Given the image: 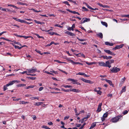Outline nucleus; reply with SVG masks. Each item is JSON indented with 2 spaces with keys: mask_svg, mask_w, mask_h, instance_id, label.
<instances>
[{
  "mask_svg": "<svg viewBox=\"0 0 129 129\" xmlns=\"http://www.w3.org/2000/svg\"><path fill=\"white\" fill-rule=\"evenodd\" d=\"M128 111H127L126 110H125L123 112V115H125L127 114V113L128 112Z\"/></svg>",
  "mask_w": 129,
  "mask_h": 129,
  "instance_id": "6e6d98bb",
  "label": "nucleus"
},
{
  "mask_svg": "<svg viewBox=\"0 0 129 129\" xmlns=\"http://www.w3.org/2000/svg\"><path fill=\"white\" fill-rule=\"evenodd\" d=\"M72 64L73 65H75V64H81V65L82 64L80 63L79 62H74V61H73Z\"/></svg>",
  "mask_w": 129,
  "mask_h": 129,
  "instance_id": "e433bc0d",
  "label": "nucleus"
},
{
  "mask_svg": "<svg viewBox=\"0 0 129 129\" xmlns=\"http://www.w3.org/2000/svg\"><path fill=\"white\" fill-rule=\"evenodd\" d=\"M86 6H87V8L90 9L92 10H96V8L93 9L89 5H88V4H86Z\"/></svg>",
  "mask_w": 129,
  "mask_h": 129,
  "instance_id": "5701e85b",
  "label": "nucleus"
},
{
  "mask_svg": "<svg viewBox=\"0 0 129 129\" xmlns=\"http://www.w3.org/2000/svg\"><path fill=\"white\" fill-rule=\"evenodd\" d=\"M66 59L68 61H70L72 64L74 61L69 58H66Z\"/></svg>",
  "mask_w": 129,
  "mask_h": 129,
  "instance_id": "4c0bfd02",
  "label": "nucleus"
},
{
  "mask_svg": "<svg viewBox=\"0 0 129 129\" xmlns=\"http://www.w3.org/2000/svg\"><path fill=\"white\" fill-rule=\"evenodd\" d=\"M105 44L106 45H109L110 46H112L113 45V43H111L108 42H105Z\"/></svg>",
  "mask_w": 129,
  "mask_h": 129,
  "instance_id": "2eb2a0df",
  "label": "nucleus"
},
{
  "mask_svg": "<svg viewBox=\"0 0 129 129\" xmlns=\"http://www.w3.org/2000/svg\"><path fill=\"white\" fill-rule=\"evenodd\" d=\"M111 72L112 73H116L120 70V68L117 67H114L111 69H110Z\"/></svg>",
  "mask_w": 129,
  "mask_h": 129,
  "instance_id": "f03ea898",
  "label": "nucleus"
},
{
  "mask_svg": "<svg viewBox=\"0 0 129 129\" xmlns=\"http://www.w3.org/2000/svg\"><path fill=\"white\" fill-rule=\"evenodd\" d=\"M96 36L100 38L101 39L102 38H103V34H102V33H98V34H96Z\"/></svg>",
  "mask_w": 129,
  "mask_h": 129,
  "instance_id": "4468645a",
  "label": "nucleus"
},
{
  "mask_svg": "<svg viewBox=\"0 0 129 129\" xmlns=\"http://www.w3.org/2000/svg\"><path fill=\"white\" fill-rule=\"evenodd\" d=\"M84 73H82L79 72L78 73L76 74V75H83L84 76Z\"/></svg>",
  "mask_w": 129,
  "mask_h": 129,
  "instance_id": "49530a36",
  "label": "nucleus"
},
{
  "mask_svg": "<svg viewBox=\"0 0 129 129\" xmlns=\"http://www.w3.org/2000/svg\"><path fill=\"white\" fill-rule=\"evenodd\" d=\"M43 72L46 73H47L48 74H50L52 75H54V74H53L52 73H50L46 71H44Z\"/></svg>",
  "mask_w": 129,
  "mask_h": 129,
  "instance_id": "bb28decb",
  "label": "nucleus"
},
{
  "mask_svg": "<svg viewBox=\"0 0 129 129\" xmlns=\"http://www.w3.org/2000/svg\"><path fill=\"white\" fill-rule=\"evenodd\" d=\"M28 102H25L24 101H20L19 102V104H25L27 103H28Z\"/></svg>",
  "mask_w": 129,
  "mask_h": 129,
  "instance_id": "4be33fe9",
  "label": "nucleus"
},
{
  "mask_svg": "<svg viewBox=\"0 0 129 129\" xmlns=\"http://www.w3.org/2000/svg\"><path fill=\"white\" fill-rule=\"evenodd\" d=\"M76 56L77 57H82L85 58V56L84 54L83 53H79L78 54H76Z\"/></svg>",
  "mask_w": 129,
  "mask_h": 129,
  "instance_id": "f8f14e48",
  "label": "nucleus"
},
{
  "mask_svg": "<svg viewBox=\"0 0 129 129\" xmlns=\"http://www.w3.org/2000/svg\"><path fill=\"white\" fill-rule=\"evenodd\" d=\"M54 42H51L49 44H48L46 45V46H50L52 44H54Z\"/></svg>",
  "mask_w": 129,
  "mask_h": 129,
  "instance_id": "de8ad7c7",
  "label": "nucleus"
},
{
  "mask_svg": "<svg viewBox=\"0 0 129 129\" xmlns=\"http://www.w3.org/2000/svg\"><path fill=\"white\" fill-rule=\"evenodd\" d=\"M104 51L106 53L109 54L113 55H115V54L114 53L111 52L109 50L104 49Z\"/></svg>",
  "mask_w": 129,
  "mask_h": 129,
  "instance_id": "0eeeda50",
  "label": "nucleus"
},
{
  "mask_svg": "<svg viewBox=\"0 0 129 129\" xmlns=\"http://www.w3.org/2000/svg\"><path fill=\"white\" fill-rule=\"evenodd\" d=\"M8 86H7V84L6 85L4 86V87H3L4 91H5L7 89H8L7 87Z\"/></svg>",
  "mask_w": 129,
  "mask_h": 129,
  "instance_id": "473e14b6",
  "label": "nucleus"
},
{
  "mask_svg": "<svg viewBox=\"0 0 129 129\" xmlns=\"http://www.w3.org/2000/svg\"><path fill=\"white\" fill-rule=\"evenodd\" d=\"M77 80H75V79H72L70 78H69L68 79V81H72L73 82L72 83L73 84H76V82Z\"/></svg>",
  "mask_w": 129,
  "mask_h": 129,
  "instance_id": "1a4fd4ad",
  "label": "nucleus"
},
{
  "mask_svg": "<svg viewBox=\"0 0 129 129\" xmlns=\"http://www.w3.org/2000/svg\"><path fill=\"white\" fill-rule=\"evenodd\" d=\"M26 86V85L25 84H20L17 85V86L19 87L25 86Z\"/></svg>",
  "mask_w": 129,
  "mask_h": 129,
  "instance_id": "ea45409f",
  "label": "nucleus"
},
{
  "mask_svg": "<svg viewBox=\"0 0 129 129\" xmlns=\"http://www.w3.org/2000/svg\"><path fill=\"white\" fill-rule=\"evenodd\" d=\"M82 10L83 11H88V9L86 8L85 7H82Z\"/></svg>",
  "mask_w": 129,
  "mask_h": 129,
  "instance_id": "7c9ffc66",
  "label": "nucleus"
},
{
  "mask_svg": "<svg viewBox=\"0 0 129 129\" xmlns=\"http://www.w3.org/2000/svg\"><path fill=\"white\" fill-rule=\"evenodd\" d=\"M1 39H4V40H6L7 41H11L10 40H9L8 39H6L5 38H4V37H2L1 38Z\"/></svg>",
  "mask_w": 129,
  "mask_h": 129,
  "instance_id": "5fc2aeb1",
  "label": "nucleus"
},
{
  "mask_svg": "<svg viewBox=\"0 0 129 129\" xmlns=\"http://www.w3.org/2000/svg\"><path fill=\"white\" fill-rule=\"evenodd\" d=\"M28 79H31L32 80H34L36 78V77H28Z\"/></svg>",
  "mask_w": 129,
  "mask_h": 129,
  "instance_id": "3c124183",
  "label": "nucleus"
},
{
  "mask_svg": "<svg viewBox=\"0 0 129 129\" xmlns=\"http://www.w3.org/2000/svg\"><path fill=\"white\" fill-rule=\"evenodd\" d=\"M85 118H84L83 119H82L81 120H80L79 121V122H81V123H83L84 121V120H85Z\"/></svg>",
  "mask_w": 129,
  "mask_h": 129,
  "instance_id": "09e8293b",
  "label": "nucleus"
},
{
  "mask_svg": "<svg viewBox=\"0 0 129 129\" xmlns=\"http://www.w3.org/2000/svg\"><path fill=\"white\" fill-rule=\"evenodd\" d=\"M125 79H126V78L125 77H124L121 80V81L120 82V84H123L124 83Z\"/></svg>",
  "mask_w": 129,
  "mask_h": 129,
  "instance_id": "f704fd0d",
  "label": "nucleus"
},
{
  "mask_svg": "<svg viewBox=\"0 0 129 129\" xmlns=\"http://www.w3.org/2000/svg\"><path fill=\"white\" fill-rule=\"evenodd\" d=\"M17 4L19 5H25L26 6H27L28 5L25 3H23L21 2H17Z\"/></svg>",
  "mask_w": 129,
  "mask_h": 129,
  "instance_id": "aec40b11",
  "label": "nucleus"
},
{
  "mask_svg": "<svg viewBox=\"0 0 129 129\" xmlns=\"http://www.w3.org/2000/svg\"><path fill=\"white\" fill-rule=\"evenodd\" d=\"M14 43L15 44H16L20 46H21V45L20 44V43L18 42H15Z\"/></svg>",
  "mask_w": 129,
  "mask_h": 129,
  "instance_id": "e2e57ef3",
  "label": "nucleus"
},
{
  "mask_svg": "<svg viewBox=\"0 0 129 129\" xmlns=\"http://www.w3.org/2000/svg\"><path fill=\"white\" fill-rule=\"evenodd\" d=\"M14 35L16 36L17 37H23V36H21V35H18L16 34H14Z\"/></svg>",
  "mask_w": 129,
  "mask_h": 129,
  "instance_id": "8fccbe9b",
  "label": "nucleus"
},
{
  "mask_svg": "<svg viewBox=\"0 0 129 129\" xmlns=\"http://www.w3.org/2000/svg\"><path fill=\"white\" fill-rule=\"evenodd\" d=\"M43 103L42 102H40L38 103H36L35 104V105L37 106H39L41 104H43Z\"/></svg>",
  "mask_w": 129,
  "mask_h": 129,
  "instance_id": "72a5a7b5",
  "label": "nucleus"
},
{
  "mask_svg": "<svg viewBox=\"0 0 129 129\" xmlns=\"http://www.w3.org/2000/svg\"><path fill=\"white\" fill-rule=\"evenodd\" d=\"M70 91H72L75 92H79L80 91L78 89L74 88H72L70 89Z\"/></svg>",
  "mask_w": 129,
  "mask_h": 129,
  "instance_id": "9d476101",
  "label": "nucleus"
},
{
  "mask_svg": "<svg viewBox=\"0 0 129 129\" xmlns=\"http://www.w3.org/2000/svg\"><path fill=\"white\" fill-rule=\"evenodd\" d=\"M68 35H69L70 36H74V37L75 36H76V35L75 34H73V33H72L71 32H70Z\"/></svg>",
  "mask_w": 129,
  "mask_h": 129,
  "instance_id": "2f4dec72",
  "label": "nucleus"
},
{
  "mask_svg": "<svg viewBox=\"0 0 129 129\" xmlns=\"http://www.w3.org/2000/svg\"><path fill=\"white\" fill-rule=\"evenodd\" d=\"M35 86H34V85H29L27 87H25V88L26 89H28L30 88H33Z\"/></svg>",
  "mask_w": 129,
  "mask_h": 129,
  "instance_id": "412c9836",
  "label": "nucleus"
},
{
  "mask_svg": "<svg viewBox=\"0 0 129 129\" xmlns=\"http://www.w3.org/2000/svg\"><path fill=\"white\" fill-rule=\"evenodd\" d=\"M77 39L79 41L81 42H83L86 40L85 39H80L79 38L77 37Z\"/></svg>",
  "mask_w": 129,
  "mask_h": 129,
  "instance_id": "c03bdc74",
  "label": "nucleus"
},
{
  "mask_svg": "<svg viewBox=\"0 0 129 129\" xmlns=\"http://www.w3.org/2000/svg\"><path fill=\"white\" fill-rule=\"evenodd\" d=\"M34 21L35 22L37 23L38 24H42V22L37 21V20H34Z\"/></svg>",
  "mask_w": 129,
  "mask_h": 129,
  "instance_id": "a19ab883",
  "label": "nucleus"
},
{
  "mask_svg": "<svg viewBox=\"0 0 129 129\" xmlns=\"http://www.w3.org/2000/svg\"><path fill=\"white\" fill-rule=\"evenodd\" d=\"M97 93L99 94L100 95H101L102 93V92L100 91V90H98L97 92H96Z\"/></svg>",
  "mask_w": 129,
  "mask_h": 129,
  "instance_id": "338daca9",
  "label": "nucleus"
},
{
  "mask_svg": "<svg viewBox=\"0 0 129 129\" xmlns=\"http://www.w3.org/2000/svg\"><path fill=\"white\" fill-rule=\"evenodd\" d=\"M43 89H44L43 87H40L39 88V91H42V90Z\"/></svg>",
  "mask_w": 129,
  "mask_h": 129,
  "instance_id": "774afa93",
  "label": "nucleus"
},
{
  "mask_svg": "<svg viewBox=\"0 0 129 129\" xmlns=\"http://www.w3.org/2000/svg\"><path fill=\"white\" fill-rule=\"evenodd\" d=\"M102 57H103V58L104 59H108V57L107 56H102Z\"/></svg>",
  "mask_w": 129,
  "mask_h": 129,
  "instance_id": "680f3d73",
  "label": "nucleus"
},
{
  "mask_svg": "<svg viewBox=\"0 0 129 129\" xmlns=\"http://www.w3.org/2000/svg\"><path fill=\"white\" fill-rule=\"evenodd\" d=\"M75 24H73L71 27H69L68 28V30L70 31L71 30H72V31H73L74 30V28L75 27Z\"/></svg>",
  "mask_w": 129,
  "mask_h": 129,
  "instance_id": "9b49d317",
  "label": "nucleus"
},
{
  "mask_svg": "<svg viewBox=\"0 0 129 129\" xmlns=\"http://www.w3.org/2000/svg\"><path fill=\"white\" fill-rule=\"evenodd\" d=\"M86 124V123H84L83 125L80 127L79 128V129H82L83 128L84 126V125Z\"/></svg>",
  "mask_w": 129,
  "mask_h": 129,
  "instance_id": "864d4df0",
  "label": "nucleus"
},
{
  "mask_svg": "<svg viewBox=\"0 0 129 129\" xmlns=\"http://www.w3.org/2000/svg\"><path fill=\"white\" fill-rule=\"evenodd\" d=\"M108 116V112H107L105 113H104L103 115V117L105 118L107 117Z\"/></svg>",
  "mask_w": 129,
  "mask_h": 129,
  "instance_id": "a878e982",
  "label": "nucleus"
},
{
  "mask_svg": "<svg viewBox=\"0 0 129 129\" xmlns=\"http://www.w3.org/2000/svg\"><path fill=\"white\" fill-rule=\"evenodd\" d=\"M96 122L92 123L91 124V126L90 128L91 129V128H93L96 125Z\"/></svg>",
  "mask_w": 129,
  "mask_h": 129,
  "instance_id": "6ab92c4d",
  "label": "nucleus"
},
{
  "mask_svg": "<svg viewBox=\"0 0 129 129\" xmlns=\"http://www.w3.org/2000/svg\"><path fill=\"white\" fill-rule=\"evenodd\" d=\"M35 51L37 53H39L41 55H42L43 54V53H41V52L39 50H37V49H36L35 50Z\"/></svg>",
  "mask_w": 129,
  "mask_h": 129,
  "instance_id": "603ef678",
  "label": "nucleus"
},
{
  "mask_svg": "<svg viewBox=\"0 0 129 129\" xmlns=\"http://www.w3.org/2000/svg\"><path fill=\"white\" fill-rule=\"evenodd\" d=\"M123 47V45H117L114 48H113V50H116L117 49H119L122 48Z\"/></svg>",
  "mask_w": 129,
  "mask_h": 129,
  "instance_id": "ddd939ff",
  "label": "nucleus"
},
{
  "mask_svg": "<svg viewBox=\"0 0 129 129\" xmlns=\"http://www.w3.org/2000/svg\"><path fill=\"white\" fill-rule=\"evenodd\" d=\"M90 21V19L89 18H83L81 21V23L83 24L86 22H89Z\"/></svg>",
  "mask_w": 129,
  "mask_h": 129,
  "instance_id": "39448f33",
  "label": "nucleus"
},
{
  "mask_svg": "<svg viewBox=\"0 0 129 129\" xmlns=\"http://www.w3.org/2000/svg\"><path fill=\"white\" fill-rule=\"evenodd\" d=\"M80 79L85 83L90 84H92L94 83V82L93 81H91L90 80H86L84 78H81Z\"/></svg>",
  "mask_w": 129,
  "mask_h": 129,
  "instance_id": "423d86ee",
  "label": "nucleus"
},
{
  "mask_svg": "<svg viewBox=\"0 0 129 129\" xmlns=\"http://www.w3.org/2000/svg\"><path fill=\"white\" fill-rule=\"evenodd\" d=\"M86 63L88 65H91L94 64V62H91L89 63L87 62H86Z\"/></svg>",
  "mask_w": 129,
  "mask_h": 129,
  "instance_id": "58836bf2",
  "label": "nucleus"
},
{
  "mask_svg": "<svg viewBox=\"0 0 129 129\" xmlns=\"http://www.w3.org/2000/svg\"><path fill=\"white\" fill-rule=\"evenodd\" d=\"M32 37L31 36H23V38H24L25 39H27L28 38H29L30 37Z\"/></svg>",
  "mask_w": 129,
  "mask_h": 129,
  "instance_id": "4d7b16f0",
  "label": "nucleus"
},
{
  "mask_svg": "<svg viewBox=\"0 0 129 129\" xmlns=\"http://www.w3.org/2000/svg\"><path fill=\"white\" fill-rule=\"evenodd\" d=\"M105 80L108 83H109L110 85H113L112 82L111 81L107 79H105Z\"/></svg>",
  "mask_w": 129,
  "mask_h": 129,
  "instance_id": "f3484780",
  "label": "nucleus"
},
{
  "mask_svg": "<svg viewBox=\"0 0 129 129\" xmlns=\"http://www.w3.org/2000/svg\"><path fill=\"white\" fill-rule=\"evenodd\" d=\"M90 115L89 113H88L87 115V116L86 117H84L85 118V120H84L85 121H86L87 119L89 118L90 116Z\"/></svg>",
  "mask_w": 129,
  "mask_h": 129,
  "instance_id": "c9c22d12",
  "label": "nucleus"
},
{
  "mask_svg": "<svg viewBox=\"0 0 129 129\" xmlns=\"http://www.w3.org/2000/svg\"><path fill=\"white\" fill-rule=\"evenodd\" d=\"M8 6L9 7L10 6V7H12L13 8H15L16 9H18V7H17L16 6H15L14 5H11V4H8Z\"/></svg>",
  "mask_w": 129,
  "mask_h": 129,
  "instance_id": "cd10ccee",
  "label": "nucleus"
},
{
  "mask_svg": "<svg viewBox=\"0 0 129 129\" xmlns=\"http://www.w3.org/2000/svg\"><path fill=\"white\" fill-rule=\"evenodd\" d=\"M27 75H30V76H35L36 75L35 74H27Z\"/></svg>",
  "mask_w": 129,
  "mask_h": 129,
  "instance_id": "bf43d9fd",
  "label": "nucleus"
},
{
  "mask_svg": "<svg viewBox=\"0 0 129 129\" xmlns=\"http://www.w3.org/2000/svg\"><path fill=\"white\" fill-rule=\"evenodd\" d=\"M21 99V98H18L17 99H14L13 100L14 101H18Z\"/></svg>",
  "mask_w": 129,
  "mask_h": 129,
  "instance_id": "052dcab7",
  "label": "nucleus"
},
{
  "mask_svg": "<svg viewBox=\"0 0 129 129\" xmlns=\"http://www.w3.org/2000/svg\"><path fill=\"white\" fill-rule=\"evenodd\" d=\"M101 24L104 26H105L106 27H107L108 25L107 23L105 22L101 21Z\"/></svg>",
  "mask_w": 129,
  "mask_h": 129,
  "instance_id": "393cba45",
  "label": "nucleus"
},
{
  "mask_svg": "<svg viewBox=\"0 0 129 129\" xmlns=\"http://www.w3.org/2000/svg\"><path fill=\"white\" fill-rule=\"evenodd\" d=\"M12 18L14 20H16L17 21H18V22H20V19H17L16 18L13 17Z\"/></svg>",
  "mask_w": 129,
  "mask_h": 129,
  "instance_id": "79ce46f5",
  "label": "nucleus"
},
{
  "mask_svg": "<svg viewBox=\"0 0 129 129\" xmlns=\"http://www.w3.org/2000/svg\"><path fill=\"white\" fill-rule=\"evenodd\" d=\"M62 90L66 92H68L70 91V89L65 90L64 89H62Z\"/></svg>",
  "mask_w": 129,
  "mask_h": 129,
  "instance_id": "69168bd1",
  "label": "nucleus"
},
{
  "mask_svg": "<svg viewBox=\"0 0 129 129\" xmlns=\"http://www.w3.org/2000/svg\"><path fill=\"white\" fill-rule=\"evenodd\" d=\"M122 117L121 116H118L113 118L111 120L113 122H116L119 121V119Z\"/></svg>",
  "mask_w": 129,
  "mask_h": 129,
  "instance_id": "f257e3e1",
  "label": "nucleus"
},
{
  "mask_svg": "<svg viewBox=\"0 0 129 129\" xmlns=\"http://www.w3.org/2000/svg\"><path fill=\"white\" fill-rule=\"evenodd\" d=\"M65 88H71L72 87V86L70 85H63V86Z\"/></svg>",
  "mask_w": 129,
  "mask_h": 129,
  "instance_id": "a18cd8bd",
  "label": "nucleus"
},
{
  "mask_svg": "<svg viewBox=\"0 0 129 129\" xmlns=\"http://www.w3.org/2000/svg\"><path fill=\"white\" fill-rule=\"evenodd\" d=\"M126 87L125 86H124L122 87V89L120 91L121 94L123 92H125L126 91Z\"/></svg>",
  "mask_w": 129,
  "mask_h": 129,
  "instance_id": "dca6fc26",
  "label": "nucleus"
},
{
  "mask_svg": "<svg viewBox=\"0 0 129 129\" xmlns=\"http://www.w3.org/2000/svg\"><path fill=\"white\" fill-rule=\"evenodd\" d=\"M101 110V107L98 106L97 111L98 112H100Z\"/></svg>",
  "mask_w": 129,
  "mask_h": 129,
  "instance_id": "37998d69",
  "label": "nucleus"
},
{
  "mask_svg": "<svg viewBox=\"0 0 129 129\" xmlns=\"http://www.w3.org/2000/svg\"><path fill=\"white\" fill-rule=\"evenodd\" d=\"M50 30H46L45 31L46 32H49L48 33L50 35H54V32H52L51 31H49Z\"/></svg>",
  "mask_w": 129,
  "mask_h": 129,
  "instance_id": "c85d7f7f",
  "label": "nucleus"
},
{
  "mask_svg": "<svg viewBox=\"0 0 129 129\" xmlns=\"http://www.w3.org/2000/svg\"><path fill=\"white\" fill-rule=\"evenodd\" d=\"M63 3L68 6H70V5L69 4V2L67 1L64 2Z\"/></svg>",
  "mask_w": 129,
  "mask_h": 129,
  "instance_id": "0e129e2a",
  "label": "nucleus"
},
{
  "mask_svg": "<svg viewBox=\"0 0 129 129\" xmlns=\"http://www.w3.org/2000/svg\"><path fill=\"white\" fill-rule=\"evenodd\" d=\"M27 70L29 73H34L37 71V69L36 68L33 67L31 69H27Z\"/></svg>",
  "mask_w": 129,
  "mask_h": 129,
  "instance_id": "7ed1b4c3",
  "label": "nucleus"
},
{
  "mask_svg": "<svg viewBox=\"0 0 129 129\" xmlns=\"http://www.w3.org/2000/svg\"><path fill=\"white\" fill-rule=\"evenodd\" d=\"M20 81L17 80H13L12 81H10L9 83L7 84V86H9L13 84L14 83H19Z\"/></svg>",
  "mask_w": 129,
  "mask_h": 129,
  "instance_id": "20e7f679",
  "label": "nucleus"
},
{
  "mask_svg": "<svg viewBox=\"0 0 129 129\" xmlns=\"http://www.w3.org/2000/svg\"><path fill=\"white\" fill-rule=\"evenodd\" d=\"M98 63L99 65L101 66H103L104 67H106L107 66V63L106 62L105 63L104 62H98Z\"/></svg>",
  "mask_w": 129,
  "mask_h": 129,
  "instance_id": "6e6552de",
  "label": "nucleus"
},
{
  "mask_svg": "<svg viewBox=\"0 0 129 129\" xmlns=\"http://www.w3.org/2000/svg\"><path fill=\"white\" fill-rule=\"evenodd\" d=\"M3 11H5L6 12H7V11H10V10L9 9H4V8L3 9Z\"/></svg>",
  "mask_w": 129,
  "mask_h": 129,
  "instance_id": "13d9d810",
  "label": "nucleus"
},
{
  "mask_svg": "<svg viewBox=\"0 0 129 129\" xmlns=\"http://www.w3.org/2000/svg\"><path fill=\"white\" fill-rule=\"evenodd\" d=\"M106 62L107 63V66L106 67H108L109 68H110L111 67V66L110 65V63L109 61H107Z\"/></svg>",
  "mask_w": 129,
  "mask_h": 129,
  "instance_id": "b1692460",
  "label": "nucleus"
},
{
  "mask_svg": "<svg viewBox=\"0 0 129 129\" xmlns=\"http://www.w3.org/2000/svg\"><path fill=\"white\" fill-rule=\"evenodd\" d=\"M13 46H14L15 48V49L18 48L19 49H20L22 48L23 47V46L22 47H19L18 46L16 45H15L13 44Z\"/></svg>",
  "mask_w": 129,
  "mask_h": 129,
  "instance_id": "a211bd4d",
  "label": "nucleus"
},
{
  "mask_svg": "<svg viewBox=\"0 0 129 129\" xmlns=\"http://www.w3.org/2000/svg\"><path fill=\"white\" fill-rule=\"evenodd\" d=\"M30 99L31 100H34L35 99L39 100V98L38 97H31L30 98Z\"/></svg>",
  "mask_w": 129,
  "mask_h": 129,
  "instance_id": "c756f323",
  "label": "nucleus"
}]
</instances>
